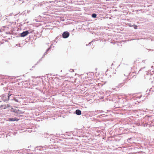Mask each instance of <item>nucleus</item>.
Wrapping results in <instances>:
<instances>
[{"label":"nucleus","instance_id":"nucleus-8","mask_svg":"<svg viewBox=\"0 0 154 154\" xmlns=\"http://www.w3.org/2000/svg\"><path fill=\"white\" fill-rule=\"evenodd\" d=\"M11 95V94H8V99H9V97Z\"/></svg>","mask_w":154,"mask_h":154},{"label":"nucleus","instance_id":"nucleus-3","mask_svg":"<svg viewBox=\"0 0 154 154\" xmlns=\"http://www.w3.org/2000/svg\"><path fill=\"white\" fill-rule=\"evenodd\" d=\"M19 119L16 118H9L8 119V120L10 121H18Z\"/></svg>","mask_w":154,"mask_h":154},{"label":"nucleus","instance_id":"nucleus-7","mask_svg":"<svg viewBox=\"0 0 154 154\" xmlns=\"http://www.w3.org/2000/svg\"><path fill=\"white\" fill-rule=\"evenodd\" d=\"M133 27L134 29H136L137 28V26L136 25H134Z\"/></svg>","mask_w":154,"mask_h":154},{"label":"nucleus","instance_id":"nucleus-4","mask_svg":"<svg viewBox=\"0 0 154 154\" xmlns=\"http://www.w3.org/2000/svg\"><path fill=\"white\" fill-rule=\"evenodd\" d=\"M76 113L78 115H79L81 114V111L79 109H77L75 111Z\"/></svg>","mask_w":154,"mask_h":154},{"label":"nucleus","instance_id":"nucleus-5","mask_svg":"<svg viewBox=\"0 0 154 154\" xmlns=\"http://www.w3.org/2000/svg\"><path fill=\"white\" fill-rule=\"evenodd\" d=\"M6 107L7 106L6 105H2L0 106V109H5Z\"/></svg>","mask_w":154,"mask_h":154},{"label":"nucleus","instance_id":"nucleus-9","mask_svg":"<svg viewBox=\"0 0 154 154\" xmlns=\"http://www.w3.org/2000/svg\"><path fill=\"white\" fill-rule=\"evenodd\" d=\"M20 113H23L22 112H20Z\"/></svg>","mask_w":154,"mask_h":154},{"label":"nucleus","instance_id":"nucleus-1","mask_svg":"<svg viewBox=\"0 0 154 154\" xmlns=\"http://www.w3.org/2000/svg\"><path fill=\"white\" fill-rule=\"evenodd\" d=\"M62 35L63 38H66L69 36V34L68 32H64L63 33Z\"/></svg>","mask_w":154,"mask_h":154},{"label":"nucleus","instance_id":"nucleus-6","mask_svg":"<svg viewBox=\"0 0 154 154\" xmlns=\"http://www.w3.org/2000/svg\"><path fill=\"white\" fill-rule=\"evenodd\" d=\"M96 16H97V15L95 14H93L92 15V17H93V18H96Z\"/></svg>","mask_w":154,"mask_h":154},{"label":"nucleus","instance_id":"nucleus-2","mask_svg":"<svg viewBox=\"0 0 154 154\" xmlns=\"http://www.w3.org/2000/svg\"><path fill=\"white\" fill-rule=\"evenodd\" d=\"M29 33L28 31H26L23 32L21 34V37H24L27 35Z\"/></svg>","mask_w":154,"mask_h":154}]
</instances>
